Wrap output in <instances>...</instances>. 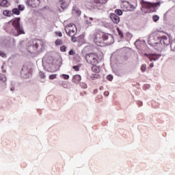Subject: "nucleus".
Here are the masks:
<instances>
[{
  "mask_svg": "<svg viewBox=\"0 0 175 175\" xmlns=\"http://www.w3.org/2000/svg\"><path fill=\"white\" fill-rule=\"evenodd\" d=\"M81 81V76L76 75L72 78V82L75 84H79Z\"/></svg>",
  "mask_w": 175,
  "mask_h": 175,
  "instance_id": "11",
  "label": "nucleus"
},
{
  "mask_svg": "<svg viewBox=\"0 0 175 175\" xmlns=\"http://www.w3.org/2000/svg\"><path fill=\"white\" fill-rule=\"evenodd\" d=\"M60 51L65 53V51H66V46L65 45L62 46L60 47Z\"/></svg>",
  "mask_w": 175,
  "mask_h": 175,
  "instance_id": "28",
  "label": "nucleus"
},
{
  "mask_svg": "<svg viewBox=\"0 0 175 175\" xmlns=\"http://www.w3.org/2000/svg\"><path fill=\"white\" fill-rule=\"evenodd\" d=\"M65 31L68 36H75L77 32V28L75 24L70 23L66 26Z\"/></svg>",
  "mask_w": 175,
  "mask_h": 175,
  "instance_id": "4",
  "label": "nucleus"
},
{
  "mask_svg": "<svg viewBox=\"0 0 175 175\" xmlns=\"http://www.w3.org/2000/svg\"><path fill=\"white\" fill-rule=\"evenodd\" d=\"M116 29L118 31V33L120 38H124V33H122V31H121L120 30V28L118 27Z\"/></svg>",
  "mask_w": 175,
  "mask_h": 175,
  "instance_id": "22",
  "label": "nucleus"
},
{
  "mask_svg": "<svg viewBox=\"0 0 175 175\" xmlns=\"http://www.w3.org/2000/svg\"><path fill=\"white\" fill-rule=\"evenodd\" d=\"M12 24V25L14 27V29H8V31L10 33H13L14 36H18L20 35H23L25 33L24 31V29H23V27L20 26V18H15L14 19H12L9 23V25Z\"/></svg>",
  "mask_w": 175,
  "mask_h": 175,
  "instance_id": "2",
  "label": "nucleus"
},
{
  "mask_svg": "<svg viewBox=\"0 0 175 175\" xmlns=\"http://www.w3.org/2000/svg\"><path fill=\"white\" fill-rule=\"evenodd\" d=\"M110 19L113 23V24H118L120 23V16L114 13L110 14Z\"/></svg>",
  "mask_w": 175,
  "mask_h": 175,
  "instance_id": "7",
  "label": "nucleus"
},
{
  "mask_svg": "<svg viewBox=\"0 0 175 175\" xmlns=\"http://www.w3.org/2000/svg\"><path fill=\"white\" fill-rule=\"evenodd\" d=\"M71 40L72 42H73L74 43L76 42H79V39L76 38V37H75V36H71Z\"/></svg>",
  "mask_w": 175,
  "mask_h": 175,
  "instance_id": "30",
  "label": "nucleus"
},
{
  "mask_svg": "<svg viewBox=\"0 0 175 175\" xmlns=\"http://www.w3.org/2000/svg\"><path fill=\"white\" fill-rule=\"evenodd\" d=\"M152 20H153V21H154V23H157V21H158V20H159V16L158 15H154L152 16Z\"/></svg>",
  "mask_w": 175,
  "mask_h": 175,
  "instance_id": "27",
  "label": "nucleus"
},
{
  "mask_svg": "<svg viewBox=\"0 0 175 175\" xmlns=\"http://www.w3.org/2000/svg\"><path fill=\"white\" fill-rule=\"evenodd\" d=\"M68 54L70 55H75V51L73 50H70L69 52H68Z\"/></svg>",
  "mask_w": 175,
  "mask_h": 175,
  "instance_id": "35",
  "label": "nucleus"
},
{
  "mask_svg": "<svg viewBox=\"0 0 175 175\" xmlns=\"http://www.w3.org/2000/svg\"><path fill=\"white\" fill-rule=\"evenodd\" d=\"M92 72H94V73H99L100 72V67L96 66V64H92Z\"/></svg>",
  "mask_w": 175,
  "mask_h": 175,
  "instance_id": "14",
  "label": "nucleus"
},
{
  "mask_svg": "<svg viewBox=\"0 0 175 175\" xmlns=\"http://www.w3.org/2000/svg\"><path fill=\"white\" fill-rule=\"evenodd\" d=\"M86 23H87L88 25H91V22H90V21H86Z\"/></svg>",
  "mask_w": 175,
  "mask_h": 175,
  "instance_id": "41",
  "label": "nucleus"
},
{
  "mask_svg": "<svg viewBox=\"0 0 175 175\" xmlns=\"http://www.w3.org/2000/svg\"><path fill=\"white\" fill-rule=\"evenodd\" d=\"M89 20H90V21H92L94 20V18H90Z\"/></svg>",
  "mask_w": 175,
  "mask_h": 175,
  "instance_id": "42",
  "label": "nucleus"
},
{
  "mask_svg": "<svg viewBox=\"0 0 175 175\" xmlns=\"http://www.w3.org/2000/svg\"><path fill=\"white\" fill-rule=\"evenodd\" d=\"M0 57H2L3 58H6V53L3 51H0Z\"/></svg>",
  "mask_w": 175,
  "mask_h": 175,
  "instance_id": "31",
  "label": "nucleus"
},
{
  "mask_svg": "<svg viewBox=\"0 0 175 175\" xmlns=\"http://www.w3.org/2000/svg\"><path fill=\"white\" fill-rule=\"evenodd\" d=\"M1 81L5 83L6 81V76L3 74L0 73V83Z\"/></svg>",
  "mask_w": 175,
  "mask_h": 175,
  "instance_id": "18",
  "label": "nucleus"
},
{
  "mask_svg": "<svg viewBox=\"0 0 175 175\" xmlns=\"http://www.w3.org/2000/svg\"><path fill=\"white\" fill-rule=\"evenodd\" d=\"M39 77H40V79H45L46 78V75L44 74V72L40 71L39 72Z\"/></svg>",
  "mask_w": 175,
  "mask_h": 175,
  "instance_id": "24",
  "label": "nucleus"
},
{
  "mask_svg": "<svg viewBox=\"0 0 175 175\" xmlns=\"http://www.w3.org/2000/svg\"><path fill=\"white\" fill-rule=\"evenodd\" d=\"M150 68H153V67H154V63H151V64H150Z\"/></svg>",
  "mask_w": 175,
  "mask_h": 175,
  "instance_id": "40",
  "label": "nucleus"
},
{
  "mask_svg": "<svg viewBox=\"0 0 175 175\" xmlns=\"http://www.w3.org/2000/svg\"><path fill=\"white\" fill-rule=\"evenodd\" d=\"M18 8L19 10H24V6L23 5H19L18 6Z\"/></svg>",
  "mask_w": 175,
  "mask_h": 175,
  "instance_id": "36",
  "label": "nucleus"
},
{
  "mask_svg": "<svg viewBox=\"0 0 175 175\" xmlns=\"http://www.w3.org/2000/svg\"><path fill=\"white\" fill-rule=\"evenodd\" d=\"M127 3H128V6L126 8V10L127 12H133V10L136 9V5L135 4H132L129 2H127Z\"/></svg>",
  "mask_w": 175,
  "mask_h": 175,
  "instance_id": "9",
  "label": "nucleus"
},
{
  "mask_svg": "<svg viewBox=\"0 0 175 175\" xmlns=\"http://www.w3.org/2000/svg\"><path fill=\"white\" fill-rule=\"evenodd\" d=\"M83 84V88H87V84L85 83H82Z\"/></svg>",
  "mask_w": 175,
  "mask_h": 175,
  "instance_id": "39",
  "label": "nucleus"
},
{
  "mask_svg": "<svg viewBox=\"0 0 175 175\" xmlns=\"http://www.w3.org/2000/svg\"><path fill=\"white\" fill-rule=\"evenodd\" d=\"M55 46H61V45L64 44V41H62V40H61V39H57L55 40Z\"/></svg>",
  "mask_w": 175,
  "mask_h": 175,
  "instance_id": "17",
  "label": "nucleus"
},
{
  "mask_svg": "<svg viewBox=\"0 0 175 175\" xmlns=\"http://www.w3.org/2000/svg\"><path fill=\"white\" fill-rule=\"evenodd\" d=\"M171 50L175 51V42H172L170 44Z\"/></svg>",
  "mask_w": 175,
  "mask_h": 175,
  "instance_id": "29",
  "label": "nucleus"
},
{
  "mask_svg": "<svg viewBox=\"0 0 175 175\" xmlns=\"http://www.w3.org/2000/svg\"><path fill=\"white\" fill-rule=\"evenodd\" d=\"M107 80H109V81H111V80H113V76L112 75H108L107 76Z\"/></svg>",
  "mask_w": 175,
  "mask_h": 175,
  "instance_id": "34",
  "label": "nucleus"
},
{
  "mask_svg": "<svg viewBox=\"0 0 175 175\" xmlns=\"http://www.w3.org/2000/svg\"><path fill=\"white\" fill-rule=\"evenodd\" d=\"M62 77H63V79H64V80H68L69 75L63 74V75H62Z\"/></svg>",
  "mask_w": 175,
  "mask_h": 175,
  "instance_id": "32",
  "label": "nucleus"
},
{
  "mask_svg": "<svg viewBox=\"0 0 175 175\" xmlns=\"http://www.w3.org/2000/svg\"><path fill=\"white\" fill-rule=\"evenodd\" d=\"M12 14H16L17 16H18V14H20V10L17 8H14L12 10Z\"/></svg>",
  "mask_w": 175,
  "mask_h": 175,
  "instance_id": "20",
  "label": "nucleus"
},
{
  "mask_svg": "<svg viewBox=\"0 0 175 175\" xmlns=\"http://www.w3.org/2000/svg\"><path fill=\"white\" fill-rule=\"evenodd\" d=\"M149 58L150 61H157V59H159V58H161V55L150 54L149 55Z\"/></svg>",
  "mask_w": 175,
  "mask_h": 175,
  "instance_id": "13",
  "label": "nucleus"
},
{
  "mask_svg": "<svg viewBox=\"0 0 175 175\" xmlns=\"http://www.w3.org/2000/svg\"><path fill=\"white\" fill-rule=\"evenodd\" d=\"M141 4L142 6H144V8H146V9H152L154 8H157V6H161V2L150 3L144 0L141 1Z\"/></svg>",
  "mask_w": 175,
  "mask_h": 175,
  "instance_id": "5",
  "label": "nucleus"
},
{
  "mask_svg": "<svg viewBox=\"0 0 175 175\" xmlns=\"http://www.w3.org/2000/svg\"><path fill=\"white\" fill-rule=\"evenodd\" d=\"M109 91H105V92H104L105 96H109Z\"/></svg>",
  "mask_w": 175,
  "mask_h": 175,
  "instance_id": "38",
  "label": "nucleus"
},
{
  "mask_svg": "<svg viewBox=\"0 0 175 175\" xmlns=\"http://www.w3.org/2000/svg\"><path fill=\"white\" fill-rule=\"evenodd\" d=\"M11 91H13V89L11 88Z\"/></svg>",
  "mask_w": 175,
  "mask_h": 175,
  "instance_id": "43",
  "label": "nucleus"
},
{
  "mask_svg": "<svg viewBox=\"0 0 175 175\" xmlns=\"http://www.w3.org/2000/svg\"><path fill=\"white\" fill-rule=\"evenodd\" d=\"M73 69H75V70H76V72H79L80 70V68H79L78 66H74Z\"/></svg>",
  "mask_w": 175,
  "mask_h": 175,
  "instance_id": "33",
  "label": "nucleus"
},
{
  "mask_svg": "<svg viewBox=\"0 0 175 175\" xmlns=\"http://www.w3.org/2000/svg\"><path fill=\"white\" fill-rule=\"evenodd\" d=\"M92 39L97 46H100L105 43V40H113V36L103 31H96L93 34Z\"/></svg>",
  "mask_w": 175,
  "mask_h": 175,
  "instance_id": "1",
  "label": "nucleus"
},
{
  "mask_svg": "<svg viewBox=\"0 0 175 175\" xmlns=\"http://www.w3.org/2000/svg\"><path fill=\"white\" fill-rule=\"evenodd\" d=\"M0 6L1 8H9L10 3L8 0H1L0 1Z\"/></svg>",
  "mask_w": 175,
  "mask_h": 175,
  "instance_id": "10",
  "label": "nucleus"
},
{
  "mask_svg": "<svg viewBox=\"0 0 175 175\" xmlns=\"http://www.w3.org/2000/svg\"><path fill=\"white\" fill-rule=\"evenodd\" d=\"M55 79H57V74L49 75V80H54Z\"/></svg>",
  "mask_w": 175,
  "mask_h": 175,
  "instance_id": "26",
  "label": "nucleus"
},
{
  "mask_svg": "<svg viewBox=\"0 0 175 175\" xmlns=\"http://www.w3.org/2000/svg\"><path fill=\"white\" fill-rule=\"evenodd\" d=\"M39 40H33L30 41V44L31 47H33L34 49H38L39 47Z\"/></svg>",
  "mask_w": 175,
  "mask_h": 175,
  "instance_id": "12",
  "label": "nucleus"
},
{
  "mask_svg": "<svg viewBox=\"0 0 175 175\" xmlns=\"http://www.w3.org/2000/svg\"><path fill=\"white\" fill-rule=\"evenodd\" d=\"M27 4L31 8H38L40 5V0H27Z\"/></svg>",
  "mask_w": 175,
  "mask_h": 175,
  "instance_id": "6",
  "label": "nucleus"
},
{
  "mask_svg": "<svg viewBox=\"0 0 175 175\" xmlns=\"http://www.w3.org/2000/svg\"><path fill=\"white\" fill-rule=\"evenodd\" d=\"M85 59L89 65H97L99 64V55L96 53H89L85 55Z\"/></svg>",
  "mask_w": 175,
  "mask_h": 175,
  "instance_id": "3",
  "label": "nucleus"
},
{
  "mask_svg": "<svg viewBox=\"0 0 175 175\" xmlns=\"http://www.w3.org/2000/svg\"><path fill=\"white\" fill-rule=\"evenodd\" d=\"M3 14L4 16H7L8 17H10L11 16H13V12L6 10L3 12Z\"/></svg>",
  "mask_w": 175,
  "mask_h": 175,
  "instance_id": "15",
  "label": "nucleus"
},
{
  "mask_svg": "<svg viewBox=\"0 0 175 175\" xmlns=\"http://www.w3.org/2000/svg\"><path fill=\"white\" fill-rule=\"evenodd\" d=\"M160 43L161 44H164L165 46H167V44L170 43V40H169V38H167V37L163 36L161 37Z\"/></svg>",
  "mask_w": 175,
  "mask_h": 175,
  "instance_id": "8",
  "label": "nucleus"
},
{
  "mask_svg": "<svg viewBox=\"0 0 175 175\" xmlns=\"http://www.w3.org/2000/svg\"><path fill=\"white\" fill-rule=\"evenodd\" d=\"M56 35H57V36H59L61 38V36H62V33L61 31L59 32H55Z\"/></svg>",
  "mask_w": 175,
  "mask_h": 175,
  "instance_id": "37",
  "label": "nucleus"
},
{
  "mask_svg": "<svg viewBox=\"0 0 175 175\" xmlns=\"http://www.w3.org/2000/svg\"><path fill=\"white\" fill-rule=\"evenodd\" d=\"M100 98H102V96H100Z\"/></svg>",
  "mask_w": 175,
  "mask_h": 175,
  "instance_id": "44",
  "label": "nucleus"
},
{
  "mask_svg": "<svg viewBox=\"0 0 175 175\" xmlns=\"http://www.w3.org/2000/svg\"><path fill=\"white\" fill-rule=\"evenodd\" d=\"M78 42H79V43H84L85 40H84V36L83 35H81L79 36L78 38Z\"/></svg>",
  "mask_w": 175,
  "mask_h": 175,
  "instance_id": "19",
  "label": "nucleus"
},
{
  "mask_svg": "<svg viewBox=\"0 0 175 175\" xmlns=\"http://www.w3.org/2000/svg\"><path fill=\"white\" fill-rule=\"evenodd\" d=\"M146 69H147V65L146 64H142L141 66V71L142 72H146Z\"/></svg>",
  "mask_w": 175,
  "mask_h": 175,
  "instance_id": "21",
  "label": "nucleus"
},
{
  "mask_svg": "<svg viewBox=\"0 0 175 175\" xmlns=\"http://www.w3.org/2000/svg\"><path fill=\"white\" fill-rule=\"evenodd\" d=\"M99 77H100V75H99L98 74H94L92 75V76L91 77L92 80H94L95 79H99Z\"/></svg>",
  "mask_w": 175,
  "mask_h": 175,
  "instance_id": "23",
  "label": "nucleus"
},
{
  "mask_svg": "<svg viewBox=\"0 0 175 175\" xmlns=\"http://www.w3.org/2000/svg\"><path fill=\"white\" fill-rule=\"evenodd\" d=\"M115 13L118 14V16H122V10H116Z\"/></svg>",
  "mask_w": 175,
  "mask_h": 175,
  "instance_id": "25",
  "label": "nucleus"
},
{
  "mask_svg": "<svg viewBox=\"0 0 175 175\" xmlns=\"http://www.w3.org/2000/svg\"><path fill=\"white\" fill-rule=\"evenodd\" d=\"M59 3L61 4L62 9H66V8H68V3H66L64 0H60Z\"/></svg>",
  "mask_w": 175,
  "mask_h": 175,
  "instance_id": "16",
  "label": "nucleus"
}]
</instances>
